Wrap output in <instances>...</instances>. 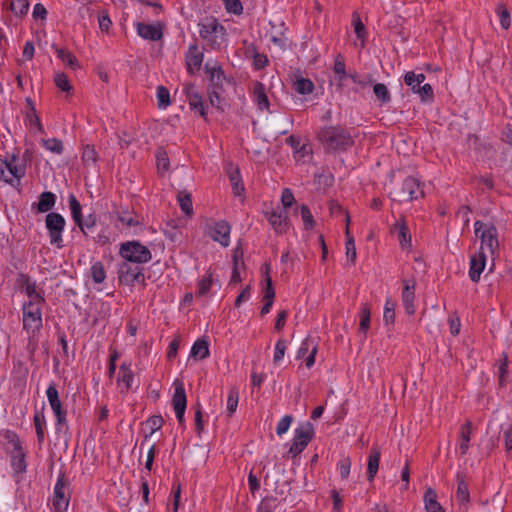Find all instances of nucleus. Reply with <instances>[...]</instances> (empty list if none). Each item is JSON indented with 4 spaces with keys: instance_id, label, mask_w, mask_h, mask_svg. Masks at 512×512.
I'll use <instances>...</instances> for the list:
<instances>
[{
    "instance_id": "nucleus-31",
    "label": "nucleus",
    "mask_w": 512,
    "mask_h": 512,
    "mask_svg": "<svg viewBox=\"0 0 512 512\" xmlns=\"http://www.w3.org/2000/svg\"><path fill=\"white\" fill-rule=\"evenodd\" d=\"M334 72L337 75V81L339 87L343 85V81L348 78L349 74H347L345 69L344 58L339 54L335 58L334 62Z\"/></svg>"
},
{
    "instance_id": "nucleus-24",
    "label": "nucleus",
    "mask_w": 512,
    "mask_h": 512,
    "mask_svg": "<svg viewBox=\"0 0 512 512\" xmlns=\"http://www.w3.org/2000/svg\"><path fill=\"white\" fill-rule=\"evenodd\" d=\"M253 96L260 110L269 109V100L265 91V86L261 82H256L253 86Z\"/></svg>"
},
{
    "instance_id": "nucleus-56",
    "label": "nucleus",
    "mask_w": 512,
    "mask_h": 512,
    "mask_svg": "<svg viewBox=\"0 0 512 512\" xmlns=\"http://www.w3.org/2000/svg\"><path fill=\"white\" fill-rule=\"evenodd\" d=\"M163 423H164V420H163L162 416H160V415H153V416H151L146 421V425L150 429V434L149 435H152L156 431L160 430L162 425H163Z\"/></svg>"
},
{
    "instance_id": "nucleus-32",
    "label": "nucleus",
    "mask_w": 512,
    "mask_h": 512,
    "mask_svg": "<svg viewBox=\"0 0 512 512\" xmlns=\"http://www.w3.org/2000/svg\"><path fill=\"white\" fill-rule=\"evenodd\" d=\"M395 229L398 230V238L402 248H406L410 246L411 236L409 234L408 226L405 222H397L395 224Z\"/></svg>"
},
{
    "instance_id": "nucleus-10",
    "label": "nucleus",
    "mask_w": 512,
    "mask_h": 512,
    "mask_svg": "<svg viewBox=\"0 0 512 512\" xmlns=\"http://www.w3.org/2000/svg\"><path fill=\"white\" fill-rule=\"evenodd\" d=\"M199 34L203 39L213 42L214 36L225 34V28L219 24L217 19L206 18L199 23Z\"/></svg>"
},
{
    "instance_id": "nucleus-52",
    "label": "nucleus",
    "mask_w": 512,
    "mask_h": 512,
    "mask_svg": "<svg viewBox=\"0 0 512 512\" xmlns=\"http://www.w3.org/2000/svg\"><path fill=\"white\" fill-rule=\"evenodd\" d=\"M82 160L87 166H94L97 161V152L93 147L86 146L83 150Z\"/></svg>"
},
{
    "instance_id": "nucleus-48",
    "label": "nucleus",
    "mask_w": 512,
    "mask_h": 512,
    "mask_svg": "<svg viewBox=\"0 0 512 512\" xmlns=\"http://www.w3.org/2000/svg\"><path fill=\"white\" fill-rule=\"evenodd\" d=\"M92 279L95 283H102L106 278L104 265L101 262H96L91 267Z\"/></svg>"
},
{
    "instance_id": "nucleus-15",
    "label": "nucleus",
    "mask_w": 512,
    "mask_h": 512,
    "mask_svg": "<svg viewBox=\"0 0 512 512\" xmlns=\"http://www.w3.org/2000/svg\"><path fill=\"white\" fill-rule=\"evenodd\" d=\"M184 92L191 109L198 111L201 117L206 118V108L202 96L197 92L194 84L188 83L184 86Z\"/></svg>"
},
{
    "instance_id": "nucleus-8",
    "label": "nucleus",
    "mask_w": 512,
    "mask_h": 512,
    "mask_svg": "<svg viewBox=\"0 0 512 512\" xmlns=\"http://www.w3.org/2000/svg\"><path fill=\"white\" fill-rule=\"evenodd\" d=\"M313 437V426L306 423L304 426L296 429L293 442L289 448L288 454L291 457L299 455L309 444Z\"/></svg>"
},
{
    "instance_id": "nucleus-2",
    "label": "nucleus",
    "mask_w": 512,
    "mask_h": 512,
    "mask_svg": "<svg viewBox=\"0 0 512 512\" xmlns=\"http://www.w3.org/2000/svg\"><path fill=\"white\" fill-rule=\"evenodd\" d=\"M320 142L329 150H346L351 147L354 140L350 133L337 126H328L318 133Z\"/></svg>"
},
{
    "instance_id": "nucleus-23",
    "label": "nucleus",
    "mask_w": 512,
    "mask_h": 512,
    "mask_svg": "<svg viewBox=\"0 0 512 512\" xmlns=\"http://www.w3.org/2000/svg\"><path fill=\"white\" fill-rule=\"evenodd\" d=\"M11 465L15 472L23 473L26 471L25 453L19 444H16L11 456Z\"/></svg>"
},
{
    "instance_id": "nucleus-18",
    "label": "nucleus",
    "mask_w": 512,
    "mask_h": 512,
    "mask_svg": "<svg viewBox=\"0 0 512 512\" xmlns=\"http://www.w3.org/2000/svg\"><path fill=\"white\" fill-rule=\"evenodd\" d=\"M486 265V256L484 251H479L470 259L469 277L472 282L477 283L480 280V275Z\"/></svg>"
},
{
    "instance_id": "nucleus-47",
    "label": "nucleus",
    "mask_w": 512,
    "mask_h": 512,
    "mask_svg": "<svg viewBox=\"0 0 512 512\" xmlns=\"http://www.w3.org/2000/svg\"><path fill=\"white\" fill-rule=\"evenodd\" d=\"M41 143L47 150L55 154H61L63 152V143L57 138L42 139Z\"/></svg>"
},
{
    "instance_id": "nucleus-28",
    "label": "nucleus",
    "mask_w": 512,
    "mask_h": 512,
    "mask_svg": "<svg viewBox=\"0 0 512 512\" xmlns=\"http://www.w3.org/2000/svg\"><path fill=\"white\" fill-rule=\"evenodd\" d=\"M457 481L456 499L461 505L466 506L470 501L468 485L460 475H458Z\"/></svg>"
},
{
    "instance_id": "nucleus-22",
    "label": "nucleus",
    "mask_w": 512,
    "mask_h": 512,
    "mask_svg": "<svg viewBox=\"0 0 512 512\" xmlns=\"http://www.w3.org/2000/svg\"><path fill=\"white\" fill-rule=\"evenodd\" d=\"M423 501L427 512H444L442 506L437 501V494L434 489L430 487L426 489Z\"/></svg>"
},
{
    "instance_id": "nucleus-46",
    "label": "nucleus",
    "mask_w": 512,
    "mask_h": 512,
    "mask_svg": "<svg viewBox=\"0 0 512 512\" xmlns=\"http://www.w3.org/2000/svg\"><path fill=\"white\" fill-rule=\"evenodd\" d=\"M300 214L306 230H310L314 227L315 221L313 215L306 204L300 206Z\"/></svg>"
},
{
    "instance_id": "nucleus-5",
    "label": "nucleus",
    "mask_w": 512,
    "mask_h": 512,
    "mask_svg": "<svg viewBox=\"0 0 512 512\" xmlns=\"http://www.w3.org/2000/svg\"><path fill=\"white\" fill-rule=\"evenodd\" d=\"M66 221L64 217L55 212H50L45 217V227L47 229L50 244L57 248L64 247L62 233L64 231Z\"/></svg>"
},
{
    "instance_id": "nucleus-49",
    "label": "nucleus",
    "mask_w": 512,
    "mask_h": 512,
    "mask_svg": "<svg viewBox=\"0 0 512 512\" xmlns=\"http://www.w3.org/2000/svg\"><path fill=\"white\" fill-rule=\"evenodd\" d=\"M156 165L158 170L163 172L169 169V158L167 152L163 148H159L156 153Z\"/></svg>"
},
{
    "instance_id": "nucleus-41",
    "label": "nucleus",
    "mask_w": 512,
    "mask_h": 512,
    "mask_svg": "<svg viewBox=\"0 0 512 512\" xmlns=\"http://www.w3.org/2000/svg\"><path fill=\"white\" fill-rule=\"evenodd\" d=\"M229 179L231 185L233 187L234 194L240 196L244 192V185L241 180L239 169L236 168L234 171L230 172Z\"/></svg>"
},
{
    "instance_id": "nucleus-30",
    "label": "nucleus",
    "mask_w": 512,
    "mask_h": 512,
    "mask_svg": "<svg viewBox=\"0 0 512 512\" xmlns=\"http://www.w3.org/2000/svg\"><path fill=\"white\" fill-rule=\"evenodd\" d=\"M177 200L185 215L191 216L193 214V205L190 193L187 191H180L177 195Z\"/></svg>"
},
{
    "instance_id": "nucleus-4",
    "label": "nucleus",
    "mask_w": 512,
    "mask_h": 512,
    "mask_svg": "<svg viewBox=\"0 0 512 512\" xmlns=\"http://www.w3.org/2000/svg\"><path fill=\"white\" fill-rule=\"evenodd\" d=\"M475 234L481 239L480 251L484 248L488 249L491 255H494L498 250V231L493 224H484L481 221L474 223Z\"/></svg>"
},
{
    "instance_id": "nucleus-13",
    "label": "nucleus",
    "mask_w": 512,
    "mask_h": 512,
    "mask_svg": "<svg viewBox=\"0 0 512 512\" xmlns=\"http://www.w3.org/2000/svg\"><path fill=\"white\" fill-rule=\"evenodd\" d=\"M172 403L176 413V418L179 423H182L184 421V414L187 405L186 393L182 383L175 384Z\"/></svg>"
},
{
    "instance_id": "nucleus-44",
    "label": "nucleus",
    "mask_w": 512,
    "mask_h": 512,
    "mask_svg": "<svg viewBox=\"0 0 512 512\" xmlns=\"http://www.w3.org/2000/svg\"><path fill=\"white\" fill-rule=\"evenodd\" d=\"M56 53L58 58H60L63 62L67 63V65L70 68L75 69L76 67H78V61L71 52L62 48H57Z\"/></svg>"
},
{
    "instance_id": "nucleus-16",
    "label": "nucleus",
    "mask_w": 512,
    "mask_h": 512,
    "mask_svg": "<svg viewBox=\"0 0 512 512\" xmlns=\"http://www.w3.org/2000/svg\"><path fill=\"white\" fill-rule=\"evenodd\" d=\"M203 62V52H201L196 44L189 46L186 53V68L190 74H195L200 70Z\"/></svg>"
},
{
    "instance_id": "nucleus-50",
    "label": "nucleus",
    "mask_w": 512,
    "mask_h": 512,
    "mask_svg": "<svg viewBox=\"0 0 512 512\" xmlns=\"http://www.w3.org/2000/svg\"><path fill=\"white\" fill-rule=\"evenodd\" d=\"M360 316H361V319H360V324H359V330H360V332L366 334V332L370 328V318H371L370 308L367 305H365L361 309Z\"/></svg>"
},
{
    "instance_id": "nucleus-17",
    "label": "nucleus",
    "mask_w": 512,
    "mask_h": 512,
    "mask_svg": "<svg viewBox=\"0 0 512 512\" xmlns=\"http://www.w3.org/2000/svg\"><path fill=\"white\" fill-rule=\"evenodd\" d=\"M266 217L275 232L282 234L288 229L289 218L286 211L272 210L266 212Z\"/></svg>"
},
{
    "instance_id": "nucleus-42",
    "label": "nucleus",
    "mask_w": 512,
    "mask_h": 512,
    "mask_svg": "<svg viewBox=\"0 0 512 512\" xmlns=\"http://www.w3.org/2000/svg\"><path fill=\"white\" fill-rule=\"evenodd\" d=\"M373 92L376 98L382 103H388L391 100L390 92L385 84L376 83L373 86Z\"/></svg>"
},
{
    "instance_id": "nucleus-58",
    "label": "nucleus",
    "mask_w": 512,
    "mask_h": 512,
    "mask_svg": "<svg viewBox=\"0 0 512 512\" xmlns=\"http://www.w3.org/2000/svg\"><path fill=\"white\" fill-rule=\"evenodd\" d=\"M286 348V341L283 339H279L275 345V351L273 356V362L275 364L279 363L284 358Z\"/></svg>"
},
{
    "instance_id": "nucleus-25",
    "label": "nucleus",
    "mask_w": 512,
    "mask_h": 512,
    "mask_svg": "<svg viewBox=\"0 0 512 512\" xmlns=\"http://www.w3.org/2000/svg\"><path fill=\"white\" fill-rule=\"evenodd\" d=\"M134 381V374L130 369V364L122 363L119 368L118 382L123 383L126 391L132 388Z\"/></svg>"
},
{
    "instance_id": "nucleus-55",
    "label": "nucleus",
    "mask_w": 512,
    "mask_h": 512,
    "mask_svg": "<svg viewBox=\"0 0 512 512\" xmlns=\"http://www.w3.org/2000/svg\"><path fill=\"white\" fill-rule=\"evenodd\" d=\"M118 219L121 223L127 226H137L140 224L138 217L133 216L129 211H122L119 213Z\"/></svg>"
},
{
    "instance_id": "nucleus-54",
    "label": "nucleus",
    "mask_w": 512,
    "mask_h": 512,
    "mask_svg": "<svg viewBox=\"0 0 512 512\" xmlns=\"http://www.w3.org/2000/svg\"><path fill=\"white\" fill-rule=\"evenodd\" d=\"M56 86L64 92H69L72 89L68 77L64 73H57L54 77Z\"/></svg>"
},
{
    "instance_id": "nucleus-9",
    "label": "nucleus",
    "mask_w": 512,
    "mask_h": 512,
    "mask_svg": "<svg viewBox=\"0 0 512 512\" xmlns=\"http://www.w3.org/2000/svg\"><path fill=\"white\" fill-rule=\"evenodd\" d=\"M17 159L13 157L11 160L0 159V179L13 184L17 183L25 175V167L17 165Z\"/></svg>"
},
{
    "instance_id": "nucleus-14",
    "label": "nucleus",
    "mask_w": 512,
    "mask_h": 512,
    "mask_svg": "<svg viewBox=\"0 0 512 512\" xmlns=\"http://www.w3.org/2000/svg\"><path fill=\"white\" fill-rule=\"evenodd\" d=\"M231 226L227 221L221 220L214 224L210 230V237L220 243L223 247H227L230 243Z\"/></svg>"
},
{
    "instance_id": "nucleus-51",
    "label": "nucleus",
    "mask_w": 512,
    "mask_h": 512,
    "mask_svg": "<svg viewBox=\"0 0 512 512\" xmlns=\"http://www.w3.org/2000/svg\"><path fill=\"white\" fill-rule=\"evenodd\" d=\"M275 297V290L273 287L272 279L269 275V265H266V277L263 300H273Z\"/></svg>"
},
{
    "instance_id": "nucleus-12",
    "label": "nucleus",
    "mask_w": 512,
    "mask_h": 512,
    "mask_svg": "<svg viewBox=\"0 0 512 512\" xmlns=\"http://www.w3.org/2000/svg\"><path fill=\"white\" fill-rule=\"evenodd\" d=\"M163 25L160 22L154 24H146L143 22L136 23L137 34L149 41H159L163 37Z\"/></svg>"
},
{
    "instance_id": "nucleus-64",
    "label": "nucleus",
    "mask_w": 512,
    "mask_h": 512,
    "mask_svg": "<svg viewBox=\"0 0 512 512\" xmlns=\"http://www.w3.org/2000/svg\"><path fill=\"white\" fill-rule=\"evenodd\" d=\"M502 428L504 429L506 451L509 453L512 451V426L508 424L506 428L503 426Z\"/></svg>"
},
{
    "instance_id": "nucleus-21",
    "label": "nucleus",
    "mask_w": 512,
    "mask_h": 512,
    "mask_svg": "<svg viewBox=\"0 0 512 512\" xmlns=\"http://www.w3.org/2000/svg\"><path fill=\"white\" fill-rule=\"evenodd\" d=\"M56 202V196L54 193L46 191L40 194L37 203L32 205L33 209H36L37 213H45L50 211Z\"/></svg>"
},
{
    "instance_id": "nucleus-57",
    "label": "nucleus",
    "mask_w": 512,
    "mask_h": 512,
    "mask_svg": "<svg viewBox=\"0 0 512 512\" xmlns=\"http://www.w3.org/2000/svg\"><path fill=\"white\" fill-rule=\"evenodd\" d=\"M421 100L426 102V101H432L433 98H434V92H433V89L431 87L430 84H424V85H421L418 89H417V93Z\"/></svg>"
},
{
    "instance_id": "nucleus-3",
    "label": "nucleus",
    "mask_w": 512,
    "mask_h": 512,
    "mask_svg": "<svg viewBox=\"0 0 512 512\" xmlns=\"http://www.w3.org/2000/svg\"><path fill=\"white\" fill-rule=\"evenodd\" d=\"M121 257L128 262L143 264L152 259L151 251L138 241H129L121 244Z\"/></svg>"
},
{
    "instance_id": "nucleus-36",
    "label": "nucleus",
    "mask_w": 512,
    "mask_h": 512,
    "mask_svg": "<svg viewBox=\"0 0 512 512\" xmlns=\"http://www.w3.org/2000/svg\"><path fill=\"white\" fill-rule=\"evenodd\" d=\"M294 88L299 94L306 95L313 92L314 84L308 78L299 77L294 82Z\"/></svg>"
},
{
    "instance_id": "nucleus-45",
    "label": "nucleus",
    "mask_w": 512,
    "mask_h": 512,
    "mask_svg": "<svg viewBox=\"0 0 512 512\" xmlns=\"http://www.w3.org/2000/svg\"><path fill=\"white\" fill-rule=\"evenodd\" d=\"M34 425L36 429V435L39 443H42L44 440V425H45V416L43 413L37 412L34 415Z\"/></svg>"
},
{
    "instance_id": "nucleus-59",
    "label": "nucleus",
    "mask_w": 512,
    "mask_h": 512,
    "mask_svg": "<svg viewBox=\"0 0 512 512\" xmlns=\"http://www.w3.org/2000/svg\"><path fill=\"white\" fill-rule=\"evenodd\" d=\"M293 421V417L291 415H285L280 419L276 427V433L278 436H282L286 433Z\"/></svg>"
},
{
    "instance_id": "nucleus-63",
    "label": "nucleus",
    "mask_w": 512,
    "mask_h": 512,
    "mask_svg": "<svg viewBox=\"0 0 512 512\" xmlns=\"http://www.w3.org/2000/svg\"><path fill=\"white\" fill-rule=\"evenodd\" d=\"M351 469V460L349 457L341 459L339 462V472L342 479L348 478Z\"/></svg>"
},
{
    "instance_id": "nucleus-40",
    "label": "nucleus",
    "mask_w": 512,
    "mask_h": 512,
    "mask_svg": "<svg viewBox=\"0 0 512 512\" xmlns=\"http://www.w3.org/2000/svg\"><path fill=\"white\" fill-rule=\"evenodd\" d=\"M346 257L352 264L355 263L356 260V247L353 236L350 235L349 227H346Z\"/></svg>"
},
{
    "instance_id": "nucleus-20",
    "label": "nucleus",
    "mask_w": 512,
    "mask_h": 512,
    "mask_svg": "<svg viewBox=\"0 0 512 512\" xmlns=\"http://www.w3.org/2000/svg\"><path fill=\"white\" fill-rule=\"evenodd\" d=\"M65 482L64 478L59 477L55 487H54V498H53V505L56 510H61L62 508L66 509L68 506V499L65 498Z\"/></svg>"
},
{
    "instance_id": "nucleus-29",
    "label": "nucleus",
    "mask_w": 512,
    "mask_h": 512,
    "mask_svg": "<svg viewBox=\"0 0 512 512\" xmlns=\"http://www.w3.org/2000/svg\"><path fill=\"white\" fill-rule=\"evenodd\" d=\"M425 78V75L422 73L416 74L413 71H409L404 76V82L414 93H417V89L425 81Z\"/></svg>"
},
{
    "instance_id": "nucleus-61",
    "label": "nucleus",
    "mask_w": 512,
    "mask_h": 512,
    "mask_svg": "<svg viewBox=\"0 0 512 512\" xmlns=\"http://www.w3.org/2000/svg\"><path fill=\"white\" fill-rule=\"evenodd\" d=\"M96 224V218L93 215H89L86 219H81V226H78L82 233L87 236L88 231L92 229Z\"/></svg>"
},
{
    "instance_id": "nucleus-11",
    "label": "nucleus",
    "mask_w": 512,
    "mask_h": 512,
    "mask_svg": "<svg viewBox=\"0 0 512 512\" xmlns=\"http://www.w3.org/2000/svg\"><path fill=\"white\" fill-rule=\"evenodd\" d=\"M46 396L48 399V402L51 406V409L53 410L56 418H57V424L61 425L65 422L66 419V412L62 409V404L59 399L58 390L56 388L55 383H51L47 390H46Z\"/></svg>"
},
{
    "instance_id": "nucleus-19",
    "label": "nucleus",
    "mask_w": 512,
    "mask_h": 512,
    "mask_svg": "<svg viewBox=\"0 0 512 512\" xmlns=\"http://www.w3.org/2000/svg\"><path fill=\"white\" fill-rule=\"evenodd\" d=\"M404 287L402 290V302L405 308V311L409 315H413L415 313L414 299H415V281H407L404 280Z\"/></svg>"
},
{
    "instance_id": "nucleus-43",
    "label": "nucleus",
    "mask_w": 512,
    "mask_h": 512,
    "mask_svg": "<svg viewBox=\"0 0 512 512\" xmlns=\"http://www.w3.org/2000/svg\"><path fill=\"white\" fill-rule=\"evenodd\" d=\"M471 436V422H467L461 428V443H460V451L461 454H466L469 448Z\"/></svg>"
},
{
    "instance_id": "nucleus-60",
    "label": "nucleus",
    "mask_w": 512,
    "mask_h": 512,
    "mask_svg": "<svg viewBox=\"0 0 512 512\" xmlns=\"http://www.w3.org/2000/svg\"><path fill=\"white\" fill-rule=\"evenodd\" d=\"M228 12L239 15L243 12V6L240 0H223Z\"/></svg>"
},
{
    "instance_id": "nucleus-34",
    "label": "nucleus",
    "mask_w": 512,
    "mask_h": 512,
    "mask_svg": "<svg viewBox=\"0 0 512 512\" xmlns=\"http://www.w3.org/2000/svg\"><path fill=\"white\" fill-rule=\"evenodd\" d=\"M68 202H69V206H70V210H71V214H72V218H73L74 222L77 224V226H81L82 207H81L80 202L77 200V198L73 194L69 195Z\"/></svg>"
},
{
    "instance_id": "nucleus-1",
    "label": "nucleus",
    "mask_w": 512,
    "mask_h": 512,
    "mask_svg": "<svg viewBox=\"0 0 512 512\" xmlns=\"http://www.w3.org/2000/svg\"><path fill=\"white\" fill-rule=\"evenodd\" d=\"M42 328L41 305L29 301L23 305V330L28 335V351L33 354L37 347L36 335Z\"/></svg>"
},
{
    "instance_id": "nucleus-6",
    "label": "nucleus",
    "mask_w": 512,
    "mask_h": 512,
    "mask_svg": "<svg viewBox=\"0 0 512 512\" xmlns=\"http://www.w3.org/2000/svg\"><path fill=\"white\" fill-rule=\"evenodd\" d=\"M118 278L121 283L133 286L135 283L145 284L143 268L139 264L123 260L119 264Z\"/></svg>"
},
{
    "instance_id": "nucleus-62",
    "label": "nucleus",
    "mask_w": 512,
    "mask_h": 512,
    "mask_svg": "<svg viewBox=\"0 0 512 512\" xmlns=\"http://www.w3.org/2000/svg\"><path fill=\"white\" fill-rule=\"evenodd\" d=\"M281 202L285 209L291 207L294 204L295 198L292 191L289 188L283 189L281 195Z\"/></svg>"
},
{
    "instance_id": "nucleus-27",
    "label": "nucleus",
    "mask_w": 512,
    "mask_h": 512,
    "mask_svg": "<svg viewBox=\"0 0 512 512\" xmlns=\"http://www.w3.org/2000/svg\"><path fill=\"white\" fill-rule=\"evenodd\" d=\"M190 355L195 359H205L209 356V345L204 339H198L191 348Z\"/></svg>"
},
{
    "instance_id": "nucleus-53",
    "label": "nucleus",
    "mask_w": 512,
    "mask_h": 512,
    "mask_svg": "<svg viewBox=\"0 0 512 512\" xmlns=\"http://www.w3.org/2000/svg\"><path fill=\"white\" fill-rule=\"evenodd\" d=\"M157 99L159 107L166 108L170 104V93L164 86H158Z\"/></svg>"
},
{
    "instance_id": "nucleus-26",
    "label": "nucleus",
    "mask_w": 512,
    "mask_h": 512,
    "mask_svg": "<svg viewBox=\"0 0 512 512\" xmlns=\"http://www.w3.org/2000/svg\"><path fill=\"white\" fill-rule=\"evenodd\" d=\"M380 456V450L378 448H372L368 459V480L370 482L374 480V477L378 472Z\"/></svg>"
},
{
    "instance_id": "nucleus-33",
    "label": "nucleus",
    "mask_w": 512,
    "mask_h": 512,
    "mask_svg": "<svg viewBox=\"0 0 512 512\" xmlns=\"http://www.w3.org/2000/svg\"><path fill=\"white\" fill-rule=\"evenodd\" d=\"M238 401H239V392H238V389L235 386H233L229 390L227 403H226V409H227V413H228L229 417H231L236 412L237 406H238Z\"/></svg>"
},
{
    "instance_id": "nucleus-38",
    "label": "nucleus",
    "mask_w": 512,
    "mask_h": 512,
    "mask_svg": "<svg viewBox=\"0 0 512 512\" xmlns=\"http://www.w3.org/2000/svg\"><path fill=\"white\" fill-rule=\"evenodd\" d=\"M242 255H243V252L239 248L235 249L234 255H233L234 267H233V272H232V276H231V283H238L241 281L239 265L244 264L242 261Z\"/></svg>"
},
{
    "instance_id": "nucleus-7",
    "label": "nucleus",
    "mask_w": 512,
    "mask_h": 512,
    "mask_svg": "<svg viewBox=\"0 0 512 512\" xmlns=\"http://www.w3.org/2000/svg\"><path fill=\"white\" fill-rule=\"evenodd\" d=\"M423 196L424 193L419 179L409 176L403 181L401 188L396 191L393 200L412 201Z\"/></svg>"
},
{
    "instance_id": "nucleus-35",
    "label": "nucleus",
    "mask_w": 512,
    "mask_h": 512,
    "mask_svg": "<svg viewBox=\"0 0 512 512\" xmlns=\"http://www.w3.org/2000/svg\"><path fill=\"white\" fill-rule=\"evenodd\" d=\"M206 72L210 75L211 82L214 86H222L225 75L221 67H210L208 63L205 65Z\"/></svg>"
},
{
    "instance_id": "nucleus-37",
    "label": "nucleus",
    "mask_w": 512,
    "mask_h": 512,
    "mask_svg": "<svg viewBox=\"0 0 512 512\" xmlns=\"http://www.w3.org/2000/svg\"><path fill=\"white\" fill-rule=\"evenodd\" d=\"M10 9L16 16H24L29 10V0H9Z\"/></svg>"
},
{
    "instance_id": "nucleus-39",
    "label": "nucleus",
    "mask_w": 512,
    "mask_h": 512,
    "mask_svg": "<svg viewBox=\"0 0 512 512\" xmlns=\"http://www.w3.org/2000/svg\"><path fill=\"white\" fill-rule=\"evenodd\" d=\"M396 303L392 298H387L384 306L383 320L385 324H393L395 321Z\"/></svg>"
}]
</instances>
